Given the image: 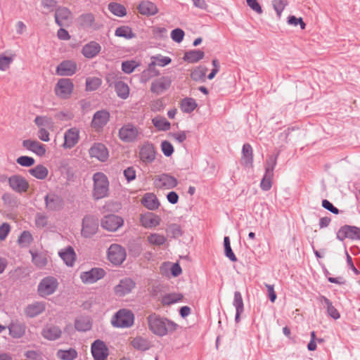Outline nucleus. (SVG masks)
Returning <instances> with one entry per match:
<instances>
[{"label": "nucleus", "mask_w": 360, "mask_h": 360, "mask_svg": "<svg viewBox=\"0 0 360 360\" xmlns=\"http://www.w3.org/2000/svg\"><path fill=\"white\" fill-rule=\"evenodd\" d=\"M58 255L68 266H72L77 258L76 253L71 246H68L60 250Z\"/></svg>", "instance_id": "bb28decb"}, {"label": "nucleus", "mask_w": 360, "mask_h": 360, "mask_svg": "<svg viewBox=\"0 0 360 360\" xmlns=\"http://www.w3.org/2000/svg\"><path fill=\"white\" fill-rule=\"evenodd\" d=\"M102 82V79L100 77H87L86 79V90L88 91H96L101 86Z\"/></svg>", "instance_id": "8fccbe9b"}, {"label": "nucleus", "mask_w": 360, "mask_h": 360, "mask_svg": "<svg viewBox=\"0 0 360 360\" xmlns=\"http://www.w3.org/2000/svg\"><path fill=\"white\" fill-rule=\"evenodd\" d=\"M92 180V198L96 200L108 198L110 194V181L107 176L103 172H96L94 174Z\"/></svg>", "instance_id": "f03ea898"}, {"label": "nucleus", "mask_w": 360, "mask_h": 360, "mask_svg": "<svg viewBox=\"0 0 360 360\" xmlns=\"http://www.w3.org/2000/svg\"><path fill=\"white\" fill-rule=\"evenodd\" d=\"M9 335L14 338H20L25 333V326L22 324L13 323L8 327Z\"/></svg>", "instance_id": "c03bdc74"}, {"label": "nucleus", "mask_w": 360, "mask_h": 360, "mask_svg": "<svg viewBox=\"0 0 360 360\" xmlns=\"http://www.w3.org/2000/svg\"><path fill=\"white\" fill-rule=\"evenodd\" d=\"M10 188L18 193H25L28 191L29 182L22 176L14 174L8 179Z\"/></svg>", "instance_id": "1a4fd4ad"}, {"label": "nucleus", "mask_w": 360, "mask_h": 360, "mask_svg": "<svg viewBox=\"0 0 360 360\" xmlns=\"http://www.w3.org/2000/svg\"><path fill=\"white\" fill-rule=\"evenodd\" d=\"M134 322V314L127 309L119 310L111 319L112 325L116 328H129L133 326Z\"/></svg>", "instance_id": "20e7f679"}, {"label": "nucleus", "mask_w": 360, "mask_h": 360, "mask_svg": "<svg viewBox=\"0 0 360 360\" xmlns=\"http://www.w3.org/2000/svg\"><path fill=\"white\" fill-rule=\"evenodd\" d=\"M273 176L272 174L265 173L260 184L262 190L268 191L271 188Z\"/></svg>", "instance_id": "052dcab7"}, {"label": "nucleus", "mask_w": 360, "mask_h": 360, "mask_svg": "<svg viewBox=\"0 0 360 360\" xmlns=\"http://www.w3.org/2000/svg\"><path fill=\"white\" fill-rule=\"evenodd\" d=\"M172 62V59L168 56H164L160 54L151 57L150 65L165 67Z\"/></svg>", "instance_id": "09e8293b"}, {"label": "nucleus", "mask_w": 360, "mask_h": 360, "mask_svg": "<svg viewBox=\"0 0 360 360\" xmlns=\"http://www.w3.org/2000/svg\"><path fill=\"white\" fill-rule=\"evenodd\" d=\"M56 356L60 360H75L77 357V352L72 348L68 350L59 349Z\"/></svg>", "instance_id": "49530a36"}, {"label": "nucleus", "mask_w": 360, "mask_h": 360, "mask_svg": "<svg viewBox=\"0 0 360 360\" xmlns=\"http://www.w3.org/2000/svg\"><path fill=\"white\" fill-rule=\"evenodd\" d=\"M74 86L71 79L68 78L60 79L54 87L55 94L60 99H68L73 93Z\"/></svg>", "instance_id": "423d86ee"}, {"label": "nucleus", "mask_w": 360, "mask_h": 360, "mask_svg": "<svg viewBox=\"0 0 360 360\" xmlns=\"http://www.w3.org/2000/svg\"><path fill=\"white\" fill-rule=\"evenodd\" d=\"M46 206L51 210H58L63 207V200L58 195L54 194L47 195L45 198Z\"/></svg>", "instance_id": "7c9ffc66"}, {"label": "nucleus", "mask_w": 360, "mask_h": 360, "mask_svg": "<svg viewBox=\"0 0 360 360\" xmlns=\"http://www.w3.org/2000/svg\"><path fill=\"white\" fill-rule=\"evenodd\" d=\"M75 328L79 331H86L91 329V323L87 317H80L75 321Z\"/></svg>", "instance_id": "864d4df0"}, {"label": "nucleus", "mask_w": 360, "mask_h": 360, "mask_svg": "<svg viewBox=\"0 0 360 360\" xmlns=\"http://www.w3.org/2000/svg\"><path fill=\"white\" fill-rule=\"evenodd\" d=\"M22 146L39 157H44L46 154V146L37 140L27 139L22 143Z\"/></svg>", "instance_id": "dca6fc26"}, {"label": "nucleus", "mask_w": 360, "mask_h": 360, "mask_svg": "<svg viewBox=\"0 0 360 360\" xmlns=\"http://www.w3.org/2000/svg\"><path fill=\"white\" fill-rule=\"evenodd\" d=\"M115 34L118 37H123L126 39H131L136 37L135 33L132 29L127 25H123L117 27L115 30Z\"/></svg>", "instance_id": "79ce46f5"}, {"label": "nucleus", "mask_w": 360, "mask_h": 360, "mask_svg": "<svg viewBox=\"0 0 360 360\" xmlns=\"http://www.w3.org/2000/svg\"><path fill=\"white\" fill-rule=\"evenodd\" d=\"M288 0H274L273 5L278 16H281V13L287 5Z\"/></svg>", "instance_id": "e2e57ef3"}, {"label": "nucleus", "mask_w": 360, "mask_h": 360, "mask_svg": "<svg viewBox=\"0 0 360 360\" xmlns=\"http://www.w3.org/2000/svg\"><path fill=\"white\" fill-rule=\"evenodd\" d=\"M139 65V63L136 60H126L122 63V70L126 74H131Z\"/></svg>", "instance_id": "6e6d98bb"}, {"label": "nucleus", "mask_w": 360, "mask_h": 360, "mask_svg": "<svg viewBox=\"0 0 360 360\" xmlns=\"http://www.w3.org/2000/svg\"><path fill=\"white\" fill-rule=\"evenodd\" d=\"M288 23L290 25L297 26V25H300L302 30L305 29V23L304 22L302 18H296L294 15L289 16L288 18Z\"/></svg>", "instance_id": "0e129e2a"}, {"label": "nucleus", "mask_w": 360, "mask_h": 360, "mask_svg": "<svg viewBox=\"0 0 360 360\" xmlns=\"http://www.w3.org/2000/svg\"><path fill=\"white\" fill-rule=\"evenodd\" d=\"M337 237L340 240H344L345 238L360 240V228L345 226L338 231Z\"/></svg>", "instance_id": "6ab92c4d"}, {"label": "nucleus", "mask_w": 360, "mask_h": 360, "mask_svg": "<svg viewBox=\"0 0 360 360\" xmlns=\"http://www.w3.org/2000/svg\"><path fill=\"white\" fill-rule=\"evenodd\" d=\"M172 84V79L169 77H161L155 79L150 86V91L155 94H161L168 90Z\"/></svg>", "instance_id": "a211bd4d"}, {"label": "nucleus", "mask_w": 360, "mask_h": 360, "mask_svg": "<svg viewBox=\"0 0 360 360\" xmlns=\"http://www.w3.org/2000/svg\"><path fill=\"white\" fill-rule=\"evenodd\" d=\"M130 345L136 350L146 351L150 348L151 344L149 340L141 336H136L130 340Z\"/></svg>", "instance_id": "473e14b6"}, {"label": "nucleus", "mask_w": 360, "mask_h": 360, "mask_svg": "<svg viewBox=\"0 0 360 360\" xmlns=\"http://www.w3.org/2000/svg\"><path fill=\"white\" fill-rule=\"evenodd\" d=\"M72 19L70 11L65 7L58 8L55 14L56 22L60 27L69 25Z\"/></svg>", "instance_id": "4be33fe9"}, {"label": "nucleus", "mask_w": 360, "mask_h": 360, "mask_svg": "<svg viewBox=\"0 0 360 360\" xmlns=\"http://www.w3.org/2000/svg\"><path fill=\"white\" fill-rule=\"evenodd\" d=\"M140 134L139 129L131 124H127L123 125L119 130L118 136L120 140L125 143L135 141Z\"/></svg>", "instance_id": "6e6552de"}, {"label": "nucleus", "mask_w": 360, "mask_h": 360, "mask_svg": "<svg viewBox=\"0 0 360 360\" xmlns=\"http://www.w3.org/2000/svg\"><path fill=\"white\" fill-rule=\"evenodd\" d=\"M105 272L101 268H92L80 274L79 278L84 284H93L105 276Z\"/></svg>", "instance_id": "9d476101"}, {"label": "nucleus", "mask_w": 360, "mask_h": 360, "mask_svg": "<svg viewBox=\"0 0 360 360\" xmlns=\"http://www.w3.org/2000/svg\"><path fill=\"white\" fill-rule=\"evenodd\" d=\"M224 250L226 256L232 262H236L237 258L231 250L230 240L228 236H226L224 239Z\"/></svg>", "instance_id": "13d9d810"}, {"label": "nucleus", "mask_w": 360, "mask_h": 360, "mask_svg": "<svg viewBox=\"0 0 360 360\" xmlns=\"http://www.w3.org/2000/svg\"><path fill=\"white\" fill-rule=\"evenodd\" d=\"M44 309L45 304L43 302H35L27 307L25 313L30 317H34L41 314Z\"/></svg>", "instance_id": "58836bf2"}, {"label": "nucleus", "mask_w": 360, "mask_h": 360, "mask_svg": "<svg viewBox=\"0 0 360 360\" xmlns=\"http://www.w3.org/2000/svg\"><path fill=\"white\" fill-rule=\"evenodd\" d=\"M146 241L150 246L160 248L167 244V237L158 233H150L146 238Z\"/></svg>", "instance_id": "c756f323"}, {"label": "nucleus", "mask_w": 360, "mask_h": 360, "mask_svg": "<svg viewBox=\"0 0 360 360\" xmlns=\"http://www.w3.org/2000/svg\"><path fill=\"white\" fill-rule=\"evenodd\" d=\"M184 298L181 293H167L164 295L161 298V303L165 306H169L176 302H181Z\"/></svg>", "instance_id": "e433bc0d"}, {"label": "nucleus", "mask_w": 360, "mask_h": 360, "mask_svg": "<svg viewBox=\"0 0 360 360\" xmlns=\"http://www.w3.org/2000/svg\"><path fill=\"white\" fill-rule=\"evenodd\" d=\"M241 160L245 166L252 167L253 153L252 146L249 143H245L243 146Z\"/></svg>", "instance_id": "72a5a7b5"}, {"label": "nucleus", "mask_w": 360, "mask_h": 360, "mask_svg": "<svg viewBox=\"0 0 360 360\" xmlns=\"http://www.w3.org/2000/svg\"><path fill=\"white\" fill-rule=\"evenodd\" d=\"M323 300L327 306V311L328 315L334 319H338L340 317V315L335 307L333 306L331 302L326 297L323 298Z\"/></svg>", "instance_id": "bf43d9fd"}, {"label": "nucleus", "mask_w": 360, "mask_h": 360, "mask_svg": "<svg viewBox=\"0 0 360 360\" xmlns=\"http://www.w3.org/2000/svg\"><path fill=\"white\" fill-rule=\"evenodd\" d=\"M184 34L181 29L176 28L172 31L171 37L174 41L180 43L184 39Z\"/></svg>", "instance_id": "69168bd1"}, {"label": "nucleus", "mask_w": 360, "mask_h": 360, "mask_svg": "<svg viewBox=\"0 0 360 360\" xmlns=\"http://www.w3.org/2000/svg\"><path fill=\"white\" fill-rule=\"evenodd\" d=\"M152 122L158 130L167 131L170 129V123L165 117L157 116L152 120Z\"/></svg>", "instance_id": "603ef678"}, {"label": "nucleus", "mask_w": 360, "mask_h": 360, "mask_svg": "<svg viewBox=\"0 0 360 360\" xmlns=\"http://www.w3.org/2000/svg\"><path fill=\"white\" fill-rule=\"evenodd\" d=\"M126 257V250L122 245L114 243L109 247L107 252V258L113 265H121L125 261Z\"/></svg>", "instance_id": "39448f33"}, {"label": "nucleus", "mask_w": 360, "mask_h": 360, "mask_svg": "<svg viewBox=\"0 0 360 360\" xmlns=\"http://www.w3.org/2000/svg\"><path fill=\"white\" fill-rule=\"evenodd\" d=\"M79 140V130L76 127L68 129L64 134V141L61 147L65 149H71L75 147Z\"/></svg>", "instance_id": "2eb2a0df"}, {"label": "nucleus", "mask_w": 360, "mask_h": 360, "mask_svg": "<svg viewBox=\"0 0 360 360\" xmlns=\"http://www.w3.org/2000/svg\"><path fill=\"white\" fill-rule=\"evenodd\" d=\"M14 58V53L8 52L0 53V71H7L13 62Z\"/></svg>", "instance_id": "c9c22d12"}, {"label": "nucleus", "mask_w": 360, "mask_h": 360, "mask_svg": "<svg viewBox=\"0 0 360 360\" xmlns=\"http://www.w3.org/2000/svg\"><path fill=\"white\" fill-rule=\"evenodd\" d=\"M89 154L91 158H96L101 162L106 161L109 157L108 148L105 145L100 143H94L89 148Z\"/></svg>", "instance_id": "f3484780"}, {"label": "nucleus", "mask_w": 360, "mask_h": 360, "mask_svg": "<svg viewBox=\"0 0 360 360\" xmlns=\"http://www.w3.org/2000/svg\"><path fill=\"white\" fill-rule=\"evenodd\" d=\"M34 123L38 128L37 137L44 142L50 141V133L56 129V124L51 117L38 115L34 118Z\"/></svg>", "instance_id": "7ed1b4c3"}, {"label": "nucleus", "mask_w": 360, "mask_h": 360, "mask_svg": "<svg viewBox=\"0 0 360 360\" xmlns=\"http://www.w3.org/2000/svg\"><path fill=\"white\" fill-rule=\"evenodd\" d=\"M136 287L135 282L129 278H125L119 282L113 288L115 295L117 297H124L131 293Z\"/></svg>", "instance_id": "4468645a"}, {"label": "nucleus", "mask_w": 360, "mask_h": 360, "mask_svg": "<svg viewBox=\"0 0 360 360\" xmlns=\"http://www.w3.org/2000/svg\"><path fill=\"white\" fill-rule=\"evenodd\" d=\"M25 356L28 360H43L41 354L37 351L30 350L25 353Z\"/></svg>", "instance_id": "774afa93"}, {"label": "nucleus", "mask_w": 360, "mask_h": 360, "mask_svg": "<svg viewBox=\"0 0 360 360\" xmlns=\"http://www.w3.org/2000/svg\"><path fill=\"white\" fill-rule=\"evenodd\" d=\"M207 68L205 66H198L192 70L191 72V77L193 80L196 82L205 81V75Z\"/></svg>", "instance_id": "a18cd8bd"}, {"label": "nucleus", "mask_w": 360, "mask_h": 360, "mask_svg": "<svg viewBox=\"0 0 360 360\" xmlns=\"http://www.w3.org/2000/svg\"><path fill=\"white\" fill-rule=\"evenodd\" d=\"M153 180L155 186L159 188L171 189L177 185L176 179L167 174L156 175Z\"/></svg>", "instance_id": "ddd939ff"}, {"label": "nucleus", "mask_w": 360, "mask_h": 360, "mask_svg": "<svg viewBox=\"0 0 360 360\" xmlns=\"http://www.w3.org/2000/svg\"><path fill=\"white\" fill-rule=\"evenodd\" d=\"M161 219L159 216L152 212L143 214L140 217L141 226L146 229L155 228L160 224Z\"/></svg>", "instance_id": "b1692460"}, {"label": "nucleus", "mask_w": 360, "mask_h": 360, "mask_svg": "<svg viewBox=\"0 0 360 360\" xmlns=\"http://www.w3.org/2000/svg\"><path fill=\"white\" fill-rule=\"evenodd\" d=\"M162 151L165 155L169 157L174 152V148L172 145L167 141H164L161 144Z\"/></svg>", "instance_id": "338daca9"}, {"label": "nucleus", "mask_w": 360, "mask_h": 360, "mask_svg": "<svg viewBox=\"0 0 360 360\" xmlns=\"http://www.w3.org/2000/svg\"><path fill=\"white\" fill-rule=\"evenodd\" d=\"M139 13L143 15H154L158 13L157 6L149 1H142L137 6Z\"/></svg>", "instance_id": "cd10ccee"}, {"label": "nucleus", "mask_w": 360, "mask_h": 360, "mask_svg": "<svg viewBox=\"0 0 360 360\" xmlns=\"http://www.w3.org/2000/svg\"><path fill=\"white\" fill-rule=\"evenodd\" d=\"M30 252L32 255V261L37 268L42 269L46 266L48 264V258L45 253L37 252L32 250H30Z\"/></svg>", "instance_id": "f704fd0d"}, {"label": "nucleus", "mask_w": 360, "mask_h": 360, "mask_svg": "<svg viewBox=\"0 0 360 360\" xmlns=\"http://www.w3.org/2000/svg\"><path fill=\"white\" fill-rule=\"evenodd\" d=\"M98 229V219L91 216H86L82 221V235L89 238L96 233Z\"/></svg>", "instance_id": "f8f14e48"}, {"label": "nucleus", "mask_w": 360, "mask_h": 360, "mask_svg": "<svg viewBox=\"0 0 360 360\" xmlns=\"http://www.w3.org/2000/svg\"><path fill=\"white\" fill-rule=\"evenodd\" d=\"M32 236L28 231H23L18 239V243L22 247H27L32 242Z\"/></svg>", "instance_id": "4d7b16f0"}, {"label": "nucleus", "mask_w": 360, "mask_h": 360, "mask_svg": "<svg viewBox=\"0 0 360 360\" xmlns=\"http://www.w3.org/2000/svg\"><path fill=\"white\" fill-rule=\"evenodd\" d=\"M198 106L195 99L192 98H185L180 102V108L184 112L189 113L193 112Z\"/></svg>", "instance_id": "37998d69"}, {"label": "nucleus", "mask_w": 360, "mask_h": 360, "mask_svg": "<svg viewBox=\"0 0 360 360\" xmlns=\"http://www.w3.org/2000/svg\"><path fill=\"white\" fill-rule=\"evenodd\" d=\"M79 22L82 27H96L95 18L91 13L82 15L79 18Z\"/></svg>", "instance_id": "de8ad7c7"}, {"label": "nucleus", "mask_w": 360, "mask_h": 360, "mask_svg": "<svg viewBox=\"0 0 360 360\" xmlns=\"http://www.w3.org/2000/svg\"><path fill=\"white\" fill-rule=\"evenodd\" d=\"M62 330L57 326L53 325H46L42 329L41 335L48 340H56L61 337Z\"/></svg>", "instance_id": "a878e982"}, {"label": "nucleus", "mask_w": 360, "mask_h": 360, "mask_svg": "<svg viewBox=\"0 0 360 360\" xmlns=\"http://www.w3.org/2000/svg\"><path fill=\"white\" fill-rule=\"evenodd\" d=\"M91 353L94 360H105L108 356V349L103 341L98 340L91 345Z\"/></svg>", "instance_id": "412c9836"}, {"label": "nucleus", "mask_w": 360, "mask_h": 360, "mask_svg": "<svg viewBox=\"0 0 360 360\" xmlns=\"http://www.w3.org/2000/svg\"><path fill=\"white\" fill-rule=\"evenodd\" d=\"M147 321L150 330L158 336H165L167 333L174 332L178 328L176 323L163 319L155 314L149 315Z\"/></svg>", "instance_id": "f257e3e1"}, {"label": "nucleus", "mask_w": 360, "mask_h": 360, "mask_svg": "<svg viewBox=\"0 0 360 360\" xmlns=\"http://www.w3.org/2000/svg\"><path fill=\"white\" fill-rule=\"evenodd\" d=\"M109 11L116 16L124 17L127 15L125 7L118 3L112 2L108 5Z\"/></svg>", "instance_id": "3c124183"}, {"label": "nucleus", "mask_w": 360, "mask_h": 360, "mask_svg": "<svg viewBox=\"0 0 360 360\" xmlns=\"http://www.w3.org/2000/svg\"><path fill=\"white\" fill-rule=\"evenodd\" d=\"M124 220L121 217L115 214L105 216L101 222V227L108 231H116L123 226Z\"/></svg>", "instance_id": "9b49d317"}, {"label": "nucleus", "mask_w": 360, "mask_h": 360, "mask_svg": "<svg viewBox=\"0 0 360 360\" xmlns=\"http://www.w3.org/2000/svg\"><path fill=\"white\" fill-rule=\"evenodd\" d=\"M115 90L117 96L122 99H127L129 96V87L127 84L122 81L115 82Z\"/></svg>", "instance_id": "a19ab883"}, {"label": "nucleus", "mask_w": 360, "mask_h": 360, "mask_svg": "<svg viewBox=\"0 0 360 360\" xmlns=\"http://www.w3.org/2000/svg\"><path fill=\"white\" fill-rule=\"evenodd\" d=\"M29 173L37 179L44 180L49 175V169L43 165H37L30 169Z\"/></svg>", "instance_id": "4c0bfd02"}, {"label": "nucleus", "mask_w": 360, "mask_h": 360, "mask_svg": "<svg viewBox=\"0 0 360 360\" xmlns=\"http://www.w3.org/2000/svg\"><path fill=\"white\" fill-rule=\"evenodd\" d=\"M77 70V64L73 60H64L56 68V74L60 76H72Z\"/></svg>", "instance_id": "5701e85b"}, {"label": "nucleus", "mask_w": 360, "mask_h": 360, "mask_svg": "<svg viewBox=\"0 0 360 360\" xmlns=\"http://www.w3.org/2000/svg\"><path fill=\"white\" fill-rule=\"evenodd\" d=\"M139 158L145 163H150L155 158V150L153 144L146 143L143 145L139 151Z\"/></svg>", "instance_id": "393cba45"}, {"label": "nucleus", "mask_w": 360, "mask_h": 360, "mask_svg": "<svg viewBox=\"0 0 360 360\" xmlns=\"http://www.w3.org/2000/svg\"><path fill=\"white\" fill-rule=\"evenodd\" d=\"M58 288V280L53 276H47L44 278L38 285V294L42 297L53 295Z\"/></svg>", "instance_id": "0eeeda50"}, {"label": "nucleus", "mask_w": 360, "mask_h": 360, "mask_svg": "<svg viewBox=\"0 0 360 360\" xmlns=\"http://www.w3.org/2000/svg\"><path fill=\"white\" fill-rule=\"evenodd\" d=\"M141 203L149 210H155L160 205L156 195L153 193H146L141 199Z\"/></svg>", "instance_id": "c85d7f7f"}, {"label": "nucleus", "mask_w": 360, "mask_h": 360, "mask_svg": "<svg viewBox=\"0 0 360 360\" xmlns=\"http://www.w3.org/2000/svg\"><path fill=\"white\" fill-rule=\"evenodd\" d=\"M110 112L107 110L97 111L93 117L91 121V127L96 131H99L110 120Z\"/></svg>", "instance_id": "aec40b11"}, {"label": "nucleus", "mask_w": 360, "mask_h": 360, "mask_svg": "<svg viewBox=\"0 0 360 360\" xmlns=\"http://www.w3.org/2000/svg\"><path fill=\"white\" fill-rule=\"evenodd\" d=\"M101 49V46L96 41H91L83 46L82 53L84 57L87 58H92L98 54Z\"/></svg>", "instance_id": "2f4dec72"}, {"label": "nucleus", "mask_w": 360, "mask_h": 360, "mask_svg": "<svg viewBox=\"0 0 360 360\" xmlns=\"http://www.w3.org/2000/svg\"><path fill=\"white\" fill-rule=\"evenodd\" d=\"M205 56L203 51L200 50H192L185 53L184 60L190 63H195L202 60Z\"/></svg>", "instance_id": "ea45409f"}, {"label": "nucleus", "mask_w": 360, "mask_h": 360, "mask_svg": "<svg viewBox=\"0 0 360 360\" xmlns=\"http://www.w3.org/2000/svg\"><path fill=\"white\" fill-rule=\"evenodd\" d=\"M233 305L236 309V321H238L239 319L240 314L243 311V302L242 296L239 292H235L234 293Z\"/></svg>", "instance_id": "5fc2aeb1"}, {"label": "nucleus", "mask_w": 360, "mask_h": 360, "mask_svg": "<svg viewBox=\"0 0 360 360\" xmlns=\"http://www.w3.org/2000/svg\"><path fill=\"white\" fill-rule=\"evenodd\" d=\"M16 162L18 164L22 167H28L34 165L35 160L32 157L23 155L18 158Z\"/></svg>", "instance_id": "680f3d73"}]
</instances>
